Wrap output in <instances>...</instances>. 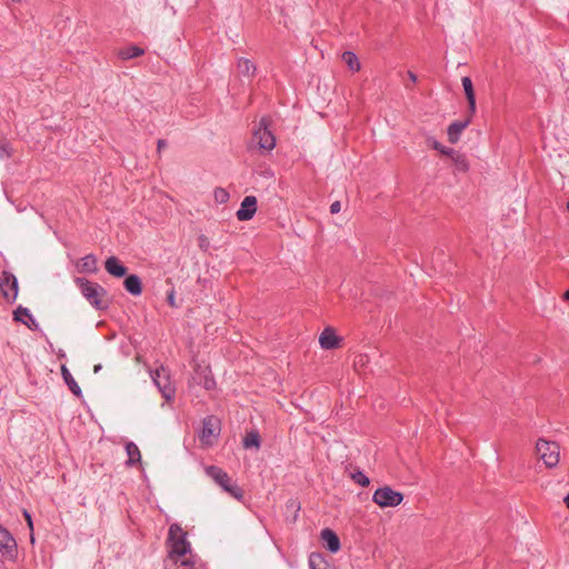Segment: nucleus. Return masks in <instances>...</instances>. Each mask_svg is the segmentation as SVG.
<instances>
[{"mask_svg":"<svg viewBox=\"0 0 569 569\" xmlns=\"http://www.w3.org/2000/svg\"><path fill=\"white\" fill-rule=\"evenodd\" d=\"M124 288L133 296H139L142 291L141 280L138 276H128L124 280Z\"/></svg>","mask_w":569,"mask_h":569,"instance_id":"nucleus-20","label":"nucleus"},{"mask_svg":"<svg viewBox=\"0 0 569 569\" xmlns=\"http://www.w3.org/2000/svg\"><path fill=\"white\" fill-rule=\"evenodd\" d=\"M166 147V142L163 140L158 141V150L161 151Z\"/></svg>","mask_w":569,"mask_h":569,"instance_id":"nucleus-40","label":"nucleus"},{"mask_svg":"<svg viewBox=\"0 0 569 569\" xmlns=\"http://www.w3.org/2000/svg\"><path fill=\"white\" fill-rule=\"evenodd\" d=\"M453 164L456 166V169L461 172H466L469 169V163L466 159V157L461 153H458L452 159Z\"/></svg>","mask_w":569,"mask_h":569,"instance_id":"nucleus-27","label":"nucleus"},{"mask_svg":"<svg viewBox=\"0 0 569 569\" xmlns=\"http://www.w3.org/2000/svg\"><path fill=\"white\" fill-rule=\"evenodd\" d=\"M12 2H20L21 0H11Z\"/></svg>","mask_w":569,"mask_h":569,"instance_id":"nucleus-45","label":"nucleus"},{"mask_svg":"<svg viewBox=\"0 0 569 569\" xmlns=\"http://www.w3.org/2000/svg\"><path fill=\"white\" fill-rule=\"evenodd\" d=\"M321 538L326 543V547L331 552H337L340 549V541L338 536L330 529H323L321 531Z\"/></svg>","mask_w":569,"mask_h":569,"instance_id":"nucleus-18","label":"nucleus"},{"mask_svg":"<svg viewBox=\"0 0 569 569\" xmlns=\"http://www.w3.org/2000/svg\"><path fill=\"white\" fill-rule=\"evenodd\" d=\"M408 77H409V79H410L412 82H416V81H417V76H416L413 72L408 71Z\"/></svg>","mask_w":569,"mask_h":569,"instance_id":"nucleus-39","label":"nucleus"},{"mask_svg":"<svg viewBox=\"0 0 569 569\" xmlns=\"http://www.w3.org/2000/svg\"><path fill=\"white\" fill-rule=\"evenodd\" d=\"M461 82H462L466 98L468 100L469 111H470V113H473L476 111V96H475V91H473L472 81L469 77H463Z\"/></svg>","mask_w":569,"mask_h":569,"instance_id":"nucleus-15","label":"nucleus"},{"mask_svg":"<svg viewBox=\"0 0 569 569\" xmlns=\"http://www.w3.org/2000/svg\"><path fill=\"white\" fill-rule=\"evenodd\" d=\"M237 69L241 76L247 77V78L252 77L256 71L254 64L249 59H246V58L239 59Z\"/></svg>","mask_w":569,"mask_h":569,"instance_id":"nucleus-23","label":"nucleus"},{"mask_svg":"<svg viewBox=\"0 0 569 569\" xmlns=\"http://www.w3.org/2000/svg\"><path fill=\"white\" fill-rule=\"evenodd\" d=\"M340 341L341 339L336 335L335 330L330 327L326 328L319 337V343L321 348L326 350L338 348Z\"/></svg>","mask_w":569,"mask_h":569,"instance_id":"nucleus-13","label":"nucleus"},{"mask_svg":"<svg viewBox=\"0 0 569 569\" xmlns=\"http://www.w3.org/2000/svg\"><path fill=\"white\" fill-rule=\"evenodd\" d=\"M207 476H209L216 483H218L226 492L237 500H242L243 491L238 486L231 482L230 477L226 471L216 466H208L204 468Z\"/></svg>","mask_w":569,"mask_h":569,"instance_id":"nucleus-2","label":"nucleus"},{"mask_svg":"<svg viewBox=\"0 0 569 569\" xmlns=\"http://www.w3.org/2000/svg\"><path fill=\"white\" fill-rule=\"evenodd\" d=\"M368 356L367 355H358L356 360H355V367L358 368V367H365L366 363L368 362Z\"/></svg>","mask_w":569,"mask_h":569,"instance_id":"nucleus-31","label":"nucleus"},{"mask_svg":"<svg viewBox=\"0 0 569 569\" xmlns=\"http://www.w3.org/2000/svg\"><path fill=\"white\" fill-rule=\"evenodd\" d=\"M169 555H180L191 552L190 543L186 540V532L182 528L173 523L168 533Z\"/></svg>","mask_w":569,"mask_h":569,"instance_id":"nucleus-4","label":"nucleus"},{"mask_svg":"<svg viewBox=\"0 0 569 569\" xmlns=\"http://www.w3.org/2000/svg\"><path fill=\"white\" fill-rule=\"evenodd\" d=\"M257 211V199L253 196H247L237 211L236 216L239 221L250 220Z\"/></svg>","mask_w":569,"mask_h":569,"instance_id":"nucleus-12","label":"nucleus"},{"mask_svg":"<svg viewBox=\"0 0 569 569\" xmlns=\"http://www.w3.org/2000/svg\"><path fill=\"white\" fill-rule=\"evenodd\" d=\"M76 283L82 296L92 307L96 309H106L108 307L107 292L100 284L84 278H78Z\"/></svg>","mask_w":569,"mask_h":569,"instance_id":"nucleus-1","label":"nucleus"},{"mask_svg":"<svg viewBox=\"0 0 569 569\" xmlns=\"http://www.w3.org/2000/svg\"><path fill=\"white\" fill-rule=\"evenodd\" d=\"M340 210H341V203H340V201H335V202H332V203H331V206H330V212H331L332 214H336V213L340 212Z\"/></svg>","mask_w":569,"mask_h":569,"instance_id":"nucleus-34","label":"nucleus"},{"mask_svg":"<svg viewBox=\"0 0 569 569\" xmlns=\"http://www.w3.org/2000/svg\"><path fill=\"white\" fill-rule=\"evenodd\" d=\"M127 455H128V463L132 465L134 462H139L141 459L140 450L133 442H128L126 446Z\"/></svg>","mask_w":569,"mask_h":569,"instance_id":"nucleus-24","label":"nucleus"},{"mask_svg":"<svg viewBox=\"0 0 569 569\" xmlns=\"http://www.w3.org/2000/svg\"><path fill=\"white\" fill-rule=\"evenodd\" d=\"M77 268L80 272H96L98 269L96 257L93 254H88L81 258L77 263Z\"/></svg>","mask_w":569,"mask_h":569,"instance_id":"nucleus-19","label":"nucleus"},{"mask_svg":"<svg viewBox=\"0 0 569 569\" xmlns=\"http://www.w3.org/2000/svg\"><path fill=\"white\" fill-rule=\"evenodd\" d=\"M192 553L168 555L166 559V569H192Z\"/></svg>","mask_w":569,"mask_h":569,"instance_id":"nucleus-10","label":"nucleus"},{"mask_svg":"<svg viewBox=\"0 0 569 569\" xmlns=\"http://www.w3.org/2000/svg\"><path fill=\"white\" fill-rule=\"evenodd\" d=\"M104 267L110 274L117 278H121L127 273V268L116 257L108 258Z\"/></svg>","mask_w":569,"mask_h":569,"instance_id":"nucleus-17","label":"nucleus"},{"mask_svg":"<svg viewBox=\"0 0 569 569\" xmlns=\"http://www.w3.org/2000/svg\"><path fill=\"white\" fill-rule=\"evenodd\" d=\"M197 377H193L196 383L202 385L207 390L214 387L216 382L210 377L209 368L207 366L197 365L194 368Z\"/></svg>","mask_w":569,"mask_h":569,"instance_id":"nucleus-14","label":"nucleus"},{"mask_svg":"<svg viewBox=\"0 0 569 569\" xmlns=\"http://www.w3.org/2000/svg\"><path fill=\"white\" fill-rule=\"evenodd\" d=\"M0 290L4 299L8 301L16 300L18 296V281L16 277L9 272H2L0 277Z\"/></svg>","mask_w":569,"mask_h":569,"instance_id":"nucleus-9","label":"nucleus"},{"mask_svg":"<svg viewBox=\"0 0 569 569\" xmlns=\"http://www.w3.org/2000/svg\"><path fill=\"white\" fill-rule=\"evenodd\" d=\"M431 147L440 152L443 146L440 144L438 141L433 140L431 142Z\"/></svg>","mask_w":569,"mask_h":569,"instance_id":"nucleus-37","label":"nucleus"},{"mask_svg":"<svg viewBox=\"0 0 569 569\" xmlns=\"http://www.w3.org/2000/svg\"><path fill=\"white\" fill-rule=\"evenodd\" d=\"M30 541H31V543H34V536H33V533H32V532H31V535H30Z\"/></svg>","mask_w":569,"mask_h":569,"instance_id":"nucleus-44","label":"nucleus"},{"mask_svg":"<svg viewBox=\"0 0 569 569\" xmlns=\"http://www.w3.org/2000/svg\"><path fill=\"white\" fill-rule=\"evenodd\" d=\"M168 302L170 306L174 307L176 306V300H174V293L173 291H171L168 296Z\"/></svg>","mask_w":569,"mask_h":569,"instance_id":"nucleus-36","label":"nucleus"},{"mask_svg":"<svg viewBox=\"0 0 569 569\" xmlns=\"http://www.w3.org/2000/svg\"><path fill=\"white\" fill-rule=\"evenodd\" d=\"M143 53H144V50L141 49L140 47H137V46H130V47L121 48L118 51V56L122 60H129V59H132V58H136V57H140Z\"/></svg>","mask_w":569,"mask_h":569,"instance_id":"nucleus-22","label":"nucleus"},{"mask_svg":"<svg viewBox=\"0 0 569 569\" xmlns=\"http://www.w3.org/2000/svg\"><path fill=\"white\" fill-rule=\"evenodd\" d=\"M290 507H292V508H299L296 501H290Z\"/></svg>","mask_w":569,"mask_h":569,"instance_id":"nucleus-43","label":"nucleus"},{"mask_svg":"<svg viewBox=\"0 0 569 569\" xmlns=\"http://www.w3.org/2000/svg\"><path fill=\"white\" fill-rule=\"evenodd\" d=\"M536 451L547 468H555L560 460V446L557 442L539 439Z\"/></svg>","mask_w":569,"mask_h":569,"instance_id":"nucleus-3","label":"nucleus"},{"mask_svg":"<svg viewBox=\"0 0 569 569\" xmlns=\"http://www.w3.org/2000/svg\"><path fill=\"white\" fill-rule=\"evenodd\" d=\"M152 379L157 387L159 388V390L161 391L162 396L167 400H170L173 395V390L170 386L169 376L166 369L161 368L156 370L152 376Z\"/></svg>","mask_w":569,"mask_h":569,"instance_id":"nucleus-11","label":"nucleus"},{"mask_svg":"<svg viewBox=\"0 0 569 569\" xmlns=\"http://www.w3.org/2000/svg\"><path fill=\"white\" fill-rule=\"evenodd\" d=\"M372 500L381 508L397 507L403 501V495L389 486H385L375 491Z\"/></svg>","mask_w":569,"mask_h":569,"instance_id":"nucleus-5","label":"nucleus"},{"mask_svg":"<svg viewBox=\"0 0 569 569\" xmlns=\"http://www.w3.org/2000/svg\"><path fill=\"white\" fill-rule=\"evenodd\" d=\"M469 120L456 121L448 127V140L451 143H457L460 139L461 132L468 127Z\"/></svg>","mask_w":569,"mask_h":569,"instance_id":"nucleus-16","label":"nucleus"},{"mask_svg":"<svg viewBox=\"0 0 569 569\" xmlns=\"http://www.w3.org/2000/svg\"><path fill=\"white\" fill-rule=\"evenodd\" d=\"M567 209H568V211H569V202L567 203Z\"/></svg>","mask_w":569,"mask_h":569,"instance_id":"nucleus-46","label":"nucleus"},{"mask_svg":"<svg viewBox=\"0 0 569 569\" xmlns=\"http://www.w3.org/2000/svg\"><path fill=\"white\" fill-rule=\"evenodd\" d=\"M23 517L28 523V527L30 529V531H33V522H32V519H31V515L27 511V510H23Z\"/></svg>","mask_w":569,"mask_h":569,"instance_id":"nucleus-35","label":"nucleus"},{"mask_svg":"<svg viewBox=\"0 0 569 569\" xmlns=\"http://www.w3.org/2000/svg\"><path fill=\"white\" fill-rule=\"evenodd\" d=\"M61 375L63 377L64 382L68 385L69 389L71 390V392L78 397L81 396L80 387L78 386V383L76 382V380L73 379L72 375L70 373V371L67 369L66 366L61 367Z\"/></svg>","mask_w":569,"mask_h":569,"instance_id":"nucleus-21","label":"nucleus"},{"mask_svg":"<svg viewBox=\"0 0 569 569\" xmlns=\"http://www.w3.org/2000/svg\"><path fill=\"white\" fill-rule=\"evenodd\" d=\"M213 196L216 201L219 203H224L229 199V193L222 188H217L213 192Z\"/></svg>","mask_w":569,"mask_h":569,"instance_id":"nucleus-30","label":"nucleus"},{"mask_svg":"<svg viewBox=\"0 0 569 569\" xmlns=\"http://www.w3.org/2000/svg\"><path fill=\"white\" fill-rule=\"evenodd\" d=\"M100 370H101V365H96V366L93 367V372H94V373L99 372Z\"/></svg>","mask_w":569,"mask_h":569,"instance_id":"nucleus-41","label":"nucleus"},{"mask_svg":"<svg viewBox=\"0 0 569 569\" xmlns=\"http://www.w3.org/2000/svg\"><path fill=\"white\" fill-rule=\"evenodd\" d=\"M27 318H31L28 309L26 308H21L19 307L16 311H14V320L17 321H21L23 323H27Z\"/></svg>","mask_w":569,"mask_h":569,"instance_id":"nucleus-29","label":"nucleus"},{"mask_svg":"<svg viewBox=\"0 0 569 569\" xmlns=\"http://www.w3.org/2000/svg\"><path fill=\"white\" fill-rule=\"evenodd\" d=\"M0 552L7 560H16L18 547L13 536L2 526H0Z\"/></svg>","mask_w":569,"mask_h":569,"instance_id":"nucleus-7","label":"nucleus"},{"mask_svg":"<svg viewBox=\"0 0 569 569\" xmlns=\"http://www.w3.org/2000/svg\"><path fill=\"white\" fill-rule=\"evenodd\" d=\"M198 243L201 249H207L209 246V239L206 236L201 234L198 238Z\"/></svg>","mask_w":569,"mask_h":569,"instance_id":"nucleus-33","label":"nucleus"},{"mask_svg":"<svg viewBox=\"0 0 569 569\" xmlns=\"http://www.w3.org/2000/svg\"><path fill=\"white\" fill-rule=\"evenodd\" d=\"M563 299L569 301V289L563 293Z\"/></svg>","mask_w":569,"mask_h":569,"instance_id":"nucleus-42","label":"nucleus"},{"mask_svg":"<svg viewBox=\"0 0 569 569\" xmlns=\"http://www.w3.org/2000/svg\"><path fill=\"white\" fill-rule=\"evenodd\" d=\"M316 560H320V557L319 556H311L310 557V566L311 567H315Z\"/></svg>","mask_w":569,"mask_h":569,"instance_id":"nucleus-38","label":"nucleus"},{"mask_svg":"<svg viewBox=\"0 0 569 569\" xmlns=\"http://www.w3.org/2000/svg\"><path fill=\"white\" fill-rule=\"evenodd\" d=\"M351 478L353 481H356L357 483H359L362 487H367L370 483L369 478L363 472H361L359 470L352 472Z\"/></svg>","mask_w":569,"mask_h":569,"instance_id":"nucleus-28","label":"nucleus"},{"mask_svg":"<svg viewBox=\"0 0 569 569\" xmlns=\"http://www.w3.org/2000/svg\"><path fill=\"white\" fill-rule=\"evenodd\" d=\"M260 446V437L256 431L248 432L243 438V447L244 448H259Z\"/></svg>","mask_w":569,"mask_h":569,"instance_id":"nucleus-26","label":"nucleus"},{"mask_svg":"<svg viewBox=\"0 0 569 569\" xmlns=\"http://www.w3.org/2000/svg\"><path fill=\"white\" fill-rule=\"evenodd\" d=\"M220 432V422L214 417H208L203 420V427L200 432V441L204 446H211Z\"/></svg>","mask_w":569,"mask_h":569,"instance_id":"nucleus-8","label":"nucleus"},{"mask_svg":"<svg viewBox=\"0 0 569 569\" xmlns=\"http://www.w3.org/2000/svg\"><path fill=\"white\" fill-rule=\"evenodd\" d=\"M440 153H442L443 156L449 157L452 160L455 158V156H457L459 152H457L453 149L442 147Z\"/></svg>","mask_w":569,"mask_h":569,"instance_id":"nucleus-32","label":"nucleus"},{"mask_svg":"<svg viewBox=\"0 0 569 569\" xmlns=\"http://www.w3.org/2000/svg\"><path fill=\"white\" fill-rule=\"evenodd\" d=\"M254 140L257 141L260 149L270 151L276 146V138L268 129V119L262 118L259 122L257 130L254 131Z\"/></svg>","mask_w":569,"mask_h":569,"instance_id":"nucleus-6","label":"nucleus"},{"mask_svg":"<svg viewBox=\"0 0 569 569\" xmlns=\"http://www.w3.org/2000/svg\"><path fill=\"white\" fill-rule=\"evenodd\" d=\"M342 60L352 71L360 70V62L353 52H350V51L343 52Z\"/></svg>","mask_w":569,"mask_h":569,"instance_id":"nucleus-25","label":"nucleus"}]
</instances>
